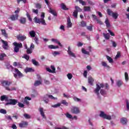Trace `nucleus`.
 Instances as JSON below:
<instances>
[{"label":"nucleus","mask_w":129,"mask_h":129,"mask_svg":"<svg viewBox=\"0 0 129 129\" xmlns=\"http://www.w3.org/2000/svg\"><path fill=\"white\" fill-rule=\"evenodd\" d=\"M1 101H7V103L5 104V105H16L18 103V100L15 99H9V97L6 95L1 96Z\"/></svg>","instance_id":"1"},{"label":"nucleus","mask_w":129,"mask_h":129,"mask_svg":"<svg viewBox=\"0 0 129 129\" xmlns=\"http://www.w3.org/2000/svg\"><path fill=\"white\" fill-rule=\"evenodd\" d=\"M104 86L105 87V89H109V85H108V84L107 83H106L105 85L103 84H100V85L96 84V88L94 90V92L96 93L98 96H99V90H100L101 88H103Z\"/></svg>","instance_id":"2"},{"label":"nucleus","mask_w":129,"mask_h":129,"mask_svg":"<svg viewBox=\"0 0 129 129\" xmlns=\"http://www.w3.org/2000/svg\"><path fill=\"white\" fill-rule=\"evenodd\" d=\"M33 21L35 24H41V25H43V26H47V23H46L44 18L39 19L38 17H35L33 19Z\"/></svg>","instance_id":"3"},{"label":"nucleus","mask_w":129,"mask_h":129,"mask_svg":"<svg viewBox=\"0 0 129 129\" xmlns=\"http://www.w3.org/2000/svg\"><path fill=\"white\" fill-rule=\"evenodd\" d=\"M13 45L15 46L14 50L15 53H18L20 51V49H21V48H23V44L22 43H19L17 42H15L13 43Z\"/></svg>","instance_id":"4"},{"label":"nucleus","mask_w":129,"mask_h":129,"mask_svg":"<svg viewBox=\"0 0 129 129\" xmlns=\"http://www.w3.org/2000/svg\"><path fill=\"white\" fill-rule=\"evenodd\" d=\"M106 12L108 16H111L115 20L118 18V14L117 13H114L109 9H107Z\"/></svg>","instance_id":"5"},{"label":"nucleus","mask_w":129,"mask_h":129,"mask_svg":"<svg viewBox=\"0 0 129 129\" xmlns=\"http://www.w3.org/2000/svg\"><path fill=\"white\" fill-rule=\"evenodd\" d=\"M49 98L53 99V100L57 99V97H54L52 95L46 94L43 97V101L45 103H48V102H49Z\"/></svg>","instance_id":"6"},{"label":"nucleus","mask_w":129,"mask_h":129,"mask_svg":"<svg viewBox=\"0 0 129 129\" xmlns=\"http://www.w3.org/2000/svg\"><path fill=\"white\" fill-rule=\"evenodd\" d=\"M99 115L100 117H102V118H104V119H108V120H110V119H111V116L107 115L102 111L100 112Z\"/></svg>","instance_id":"7"},{"label":"nucleus","mask_w":129,"mask_h":129,"mask_svg":"<svg viewBox=\"0 0 129 129\" xmlns=\"http://www.w3.org/2000/svg\"><path fill=\"white\" fill-rule=\"evenodd\" d=\"M15 72H16L17 73V74H14V76L15 78H17V77H18V76L19 78H21V77H24V75H23V74H22V73H21L18 69L15 68Z\"/></svg>","instance_id":"8"},{"label":"nucleus","mask_w":129,"mask_h":129,"mask_svg":"<svg viewBox=\"0 0 129 129\" xmlns=\"http://www.w3.org/2000/svg\"><path fill=\"white\" fill-rule=\"evenodd\" d=\"M12 82H9L8 81H1V84L2 85V86H4V87H9L11 84H12Z\"/></svg>","instance_id":"9"},{"label":"nucleus","mask_w":129,"mask_h":129,"mask_svg":"<svg viewBox=\"0 0 129 129\" xmlns=\"http://www.w3.org/2000/svg\"><path fill=\"white\" fill-rule=\"evenodd\" d=\"M71 111L74 114H78V113H80V110L79 109V108L76 106L73 107L71 109Z\"/></svg>","instance_id":"10"},{"label":"nucleus","mask_w":129,"mask_h":129,"mask_svg":"<svg viewBox=\"0 0 129 129\" xmlns=\"http://www.w3.org/2000/svg\"><path fill=\"white\" fill-rule=\"evenodd\" d=\"M1 41L3 44L2 46L3 49H4V50H8L9 49V44H8V42L4 40H2Z\"/></svg>","instance_id":"11"},{"label":"nucleus","mask_w":129,"mask_h":129,"mask_svg":"<svg viewBox=\"0 0 129 129\" xmlns=\"http://www.w3.org/2000/svg\"><path fill=\"white\" fill-rule=\"evenodd\" d=\"M28 124H29V123L27 121H22V122L19 124V126L21 128L27 127V126H28Z\"/></svg>","instance_id":"12"},{"label":"nucleus","mask_w":129,"mask_h":129,"mask_svg":"<svg viewBox=\"0 0 129 129\" xmlns=\"http://www.w3.org/2000/svg\"><path fill=\"white\" fill-rule=\"evenodd\" d=\"M17 39H18L19 41L24 42V40L27 39V37H26L25 35H18L17 37Z\"/></svg>","instance_id":"13"},{"label":"nucleus","mask_w":129,"mask_h":129,"mask_svg":"<svg viewBox=\"0 0 129 129\" xmlns=\"http://www.w3.org/2000/svg\"><path fill=\"white\" fill-rule=\"evenodd\" d=\"M88 82L89 84H90L92 86L93 85V82H94V79L92 77L90 76L88 78Z\"/></svg>","instance_id":"14"},{"label":"nucleus","mask_w":129,"mask_h":129,"mask_svg":"<svg viewBox=\"0 0 129 129\" xmlns=\"http://www.w3.org/2000/svg\"><path fill=\"white\" fill-rule=\"evenodd\" d=\"M19 22L20 24H22V25H25L26 23H27V19L24 17H21L19 19Z\"/></svg>","instance_id":"15"},{"label":"nucleus","mask_w":129,"mask_h":129,"mask_svg":"<svg viewBox=\"0 0 129 129\" xmlns=\"http://www.w3.org/2000/svg\"><path fill=\"white\" fill-rule=\"evenodd\" d=\"M10 19L12 21H17L19 19V15H13L10 17Z\"/></svg>","instance_id":"16"},{"label":"nucleus","mask_w":129,"mask_h":129,"mask_svg":"<svg viewBox=\"0 0 129 129\" xmlns=\"http://www.w3.org/2000/svg\"><path fill=\"white\" fill-rule=\"evenodd\" d=\"M39 78H40L39 81H38V80L35 81L34 84V86L35 87L39 86V85H41L42 84V80L41 79V77H40Z\"/></svg>","instance_id":"17"},{"label":"nucleus","mask_w":129,"mask_h":129,"mask_svg":"<svg viewBox=\"0 0 129 129\" xmlns=\"http://www.w3.org/2000/svg\"><path fill=\"white\" fill-rule=\"evenodd\" d=\"M49 13L53 15L54 17H57V12H56V11L52 10L51 8H49Z\"/></svg>","instance_id":"18"},{"label":"nucleus","mask_w":129,"mask_h":129,"mask_svg":"<svg viewBox=\"0 0 129 129\" xmlns=\"http://www.w3.org/2000/svg\"><path fill=\"white\" fill-rule=\"evenodd\" d=\"M39 111L40 112V114L41 116H42L43 118H46V116H45V113L44 112L43 108H39Z\"/></svg>","instance_id":"19"},{"label":"nucleus","mask_w":129,"mask_h":129,"mask_svg":"<svg viewBox=\"0 0 129 129\" xmlns=\"http://www.w3.org/2000/svg\"><path fill=\"white\" fill-rule=\"evenodd\" d=\"M68 53L70 56H72V57H75V54L74 53L72 52L71 51V49L70 48V46L68 47Z\"/></svg>","instance_id":"20"},{"label":"nucleus","mask_w":129,"mask_h":129,"mask_svg":"<svg viewBox=\"0 0 129 129\" xmlns=\"http://www.w3.org/2000/svg\"><path fill=\"white\" fill-rule=\"evenodd\" d=\"M120 122L122 124H126L127 123V119L126 118L123 117L120 119Z\"/></svg>","instance_id":"21"},{"label":"nucleus","mask_w":129,"mask_h":129,"mask_svg":"<svg viewBox=\"0 0 129 129\" xmlns=\"http://www.w3.org/2000/svg\"><path fill=\"white\" fill-rule=\"evenodd\" d=\"M51 41H52V42H53L54 43H56V44H58V45H59V46H60V47H62V44L59 41V40H58V39L52 38V39H51Z\"/></svg>","instance_id":"22"},{"label":"nucleus","mask_w":129,"mask_h":129,"mask_svg":"<svg viewBox=\"0 0 129 129\" xmlns=\"http://www.w3.org/2000/svg\"><path fill=\"white\" fill-rule=\"evenodd\" d=\"M29 35L31 38H35L36 37V32L34 30L31 31L29 32Z\"/></svg>","instance_id":"23"},{"label":"nucleus","mask_w":129,"mask_h":129,"mask_svg":"<svg viewBox=\"0 0 129 129\" xmlns=\"http://www.w3.org/2000/svg\"><path fill=\"white\" fill-rule=\"evenodd\" d=\"M60 7L61 9L63 10L64 11H68V10H69V9L66 7V5H65L64 3H61L60 4Z\"/></svg>","instance_id":"24"},{"label":"nucleus","mask_w":129,"mask_h":129,"mask_svg":"<svg viewBox=\"0 0 129 129\" xmlns=\"http://www.w3.org/2000/svg\"><path fill=\"white\" fill-rule=\"evenodd\" d=\"M100 94L102 95L103 96H106V94H107V93L106 92V91L103 89H101L100 91Z\"/></svg>","instance_id":"25"},{"label":"nucleus","mask_w":129,"mask_h":129,"mask_svg":"<svg viewBox=\"0 0 129 129\" xmlns=\"http://www.w3.org/2000/svg\"><path fill=\"white\" fill-rule=\"evenodd\" d=\"M32 99L29 97H26L24 99V103H26L27 105H28L30 102L28 100H31Z\"/></svg>","instance_id":"26"},{"label":"nucleus","mask_w":129,"mask_h":129,"mask_svg":"<svg viewBox=\"0 0 129 129\" xmlns=\"http://www.w3.org/2000/svg\"><path fill=\"white\" fill-rule=\"evenodd\" d=\"M24 71L26 73H28V72H34V71L31 68H26Z\"/></svg>","instance_id":"27"},{"label":"nucleus","mask_w":129,"mask_h":129,"mask_svg":"<svg viewBox=\"0 0 129 129\" xmlns=\"http://www.w3.org/2000/svg\"><path fill=\"white\" fill-rule=\"evenodd\" d=\"M67 25H68V28H72V23H71V20H70V18H68L67 19Z\"/></svg>","instance_id":"28"},{"label":"nucleus","mask_w":129,"mask_h":129,"mask_svg":"<svg viewBox=\"0 0 129 129\" xmlns=\"http://www.w3.org/2000/svg\"><path fill=\"white\" fill-rule=\"evenodd\" d=\"M1 31L3 36H4L5 38H8V33H7L6 29H2Z\"/></svg>","instance_id":"29"},{"label":"nucleus","mask_w":129,"mask_h":129,"mask_svg":"<svg viewBox=\"0 0 129 129\" xmlns=\"http://www.w3.org/2000/svg\"><path fill=\"white\" fill-rule=\"evenodd\" d=\"M105 23L106 24V26L107 28L110 27V23H109V20H108V18H106L105 21Z\"/></svg>","instance_id":"30"},{"label":"nucleus","mask_w":129,"mask_h":129,"mask_svg":"<svg viewBox=\"0 0 129 129\" xmlns=\"http://www.w3.org/2000/svg\"><path fill=\"white\" fill-rule=\"evenodd\" d=\"M84 10L85 12H90L91 11V8L89 6L84 7Z\"/></svg>","instance_id":"31"},{"label":"nucleus","mask_w":129,"mask_h":129,"mask_svg":"<svg viewBox=\"0 0 129 129\" xmlns=\"http://www.w3.org/2000/svg\"><path fill=\"white\" fill-rule=\"evenodd\" d=\"M31 62L33 65H35V66H39L40 65V63L38 61H36L35 59H32L31 60Z\"/></svg>","instance_id":"32"},{"label":"nucleus","mask_w":129,"mask_h":129,"mask_svg":"<svg viewBox=\"0 0 129 129\" xmlns=\"http://www.w3.org/2000/svg\"><path fill=\"white\" fill-rule=\"evenodd\" d=\"M5 57H7V54H6L5 53H1L0 54V60H4V58H5Z\"/></svg>","instance_id":"33"},{"label":"nucleus","mask_w":129,"mask_h":129,"mask_svg":"<svg viewBox=\"0 0 129 129\" xmlns=\"http://www.w3.org/2000/svg\"><path fill=\"white\" fill-rule=\"evenodd\" d=\"M48 48L49 49H58L59 48V46H55L53 45H48Z\"/></svg>","instance_id":"34"},{"label":"nucleus","mask_w":129,"mask_h":129,"mask_svg":"<svg viewBox=\"0 0 129 129\" xmlns=\"http://www.w3.org/2000/svg\"><path fill=\"white\" fill-rule=\"evenodd\" d=\"M75 9L76 10L75 11H77V13H80L82 12V9H81V8H79V7L78 6H75Z\"/></svg>","instance_id":"35"},{"label":"nucleus","mask_w":129,"mask_h":129,"mask_svg":"<svg viewBox=\"0 0 129 129\" xmlns=\"http://www.w3.org/2000/svg\"><path fill=\"white\" fill-rule=\"evenodd\" d=\"M103 36L105 39H106V40H109L110 36L108 33H107V34L103 33Z\"/></svg>","instance_id":"36"},{"label":"nucleus","mask_w":129,"mask_h":129,"mask_svg":"<svg viewBox=\"0 0 129 129\" xmlns=\"http://www.w3.org/2000/svg\"><path fill=\"white\" fill-rule=\"evenodd\" d=\"M26 16L28 18V19L30 22H32L33 21V20L32 19V18H31V15H30V14H29V13L27 12Z\"/></svg>","instance_id":"37"},{"label":"nucleus","mask_w":129,"mask_h":129,"mask_svg":"<svg viewBox=\"0 0 129 129\" xmlns=\"http://www.w3.org/2000/svg\"><path fill=\"white\" fill-rule=\"evenodd\" d=\"M116 84H117L118 87H120V86H121L122 85V81H121L120 80H118L117 81Z\"/></svg>","instance_id":"38"},{"label":"nucleus","mask_w":129,"mask_h":129,"mask_svg":"<svg viewBox=\"0 0 129 129\" xmlns=\"http://www.w3.org/2000/svg\"><path fill=\"white\" fill-rule=\"evenodd\" d=\"M73 16L74 17V18L77 19V18H78V12L75 10L74 12H73Z\"/></svg>","instance_id":"39"},{"label":"nucleus","mask_w":129,"mask_h":129,"mask_svg":"<svg viewBox=\"0 0 129 129\" xmlns=\"http://www.w3.org/2000/svg\"><path fill=\"white\" fill-rule=\"evenodd\" d=\"M22 58L26 59V60H27V61H29V60L30 59V56L27 54H24V56H22Z\"/></svg>","instance_id":"40"},{"label":"nucleus","mask_w":129,"mask_h":129,"mask_svg":"<svg viewBox=\"0 0 129 129\" xmlns=\"http://www.w3.org/2000/svg\"><path fill=\"white\" fill-rule=\"evenodd\" d=\"M65 115L68 118H73L72 115L70 114L69 113H66Z\"/></svg>","instance_id":"41"},{"label":"nucleus","mask_w":129,"mask_h":129,"mask_svg":"<svg viewBox=\"0 0 129 129\" xmlns=\"http://www.w3.org/2000/svg\"><path fill=\"white\" fill-rule=\"evenodd\" d=\"M107 59L109 61V63H112L113 62V59L109 56H107Z\"/></svg>","instance_id":"42"},{"label":"nucleus","mask_w":129,"mask_h":129,"mask_svg":"<svg viewBox=\"0 0 129 129\" xmlns=\"http://www.w3.org/2000/svg\"><path fill=\"white\" fill-rule=\"evenodd\" d=\"M61 104H63L64 105H66V106H68V102L66 101L65 100H62L61 101Z\"/></svg>","instance_id":"43"},{"label":"nucleus","mask_w":129,"mask_h":129,"mask_svg":"<svg viewBox=\"0 0 129 129\" xmlns=\"http://www.w3.org/2000/svg\"><path fill=\"white\" fill-rule=\"evenodd\" d=\"M82 52L83 54H86L87 55H89V51H86L84 48H82Z\"/></svg>","instance_id":"44"},{"label":"nucleus","mask_w":129,"mask_h":129,"mask_svg":"<svg viewBox=\"0 0 129 129\" xmlns=\"http://www.w3.org/2000/svg\"><path fill=\"white\" fill-rule=\"evenodd\" d=\"M35 6H36V9H38L39 10L42 8V5H41L40 4L37 3L35 4Z\"/></svg>","instance_id":"45"},{"label":"nucleus","mask_w":129,"mask_h":129,"mask_svg":"<svg viewBox=\"0 0 129 129\" xmlns=\"http://www.w3.org/2000/svg\"><path fill=\"white\" fill-rule=\"evenodd\" d=\"M73 99L74 100H75V101H77V102H81V99H79L76 97H74Z\"/></svg>","instance_id":"46"},{"label":"nucleus","mask_w":129,"mask_h":129,"mask_svg":"<svg viewBox=\"0 0 129 129\" xmlns=\"http://www.w3.org/2000/svg\"><path fill=\"white\" fill-rule=\"evenodd\" d=\"M60 106H61V103H58L57 104L52 105V107H54V108L59 107Z\"/></svg>","instance_id":"47"},{"label":"nucleus","mask_w":129,"mask_h":129,"mask_svg":"<svg viewBox=\"0 0 129 129\" xmlns=\"http://www.w3.org/2000/svg\"><path fill=\"white\" fill-rule=\"evenodd\" d=\"M50 68L52 70L53 73H56V68H55V67L54 66H51Z\"/></svg>","instance_id":"48"},{"label":"nucleus","mask_w":129,"mask_h":129,"mask_svg":"<svg viewBox=\"0 0 129 129\" xmlns=\"http://www.w3.org/2000/svg\"><path fill=\"white\" fill-rule=\"evenodd\" d=\"M6 90L8 91H13V90H16V88H13L12 89H10V87H6Z\"/></svg>","instance_id":"49"},{"label":"nucleus","mask_w":129,"mask_h":129,"mask_svg":"<svg viewBox=\"0 0 129 129\" xmlns=\"http://www.w3.org/2000/svg\"><path fill=\"white\" fill-rule=\"evenodd\" d=\"M124 76L126 81H127L128 80V74L126 72L124 73Z\"/></svg>","instance_id":"50"},{"label":"nucleus","mask_w":129,"mask_h":129,"mask_svg":"<svg viewBox=\"0 0 129 129\" xmlns=\"http://www.w3.org/2000/svg\"><path fill=\"white\" fill-rule=\"evenodd\" d=\"M102 65L104 67H107V68H109V66H107V63H106V62H105L104 61L102 62Z\"/></svg>","instance_id":"51"},{"label":"nucleus","mask_w":129,"mask_h":129,"mask_svg":"<svg viewBox=\"0 0 129 129\" xmlns=\"http://www.w3.org/2000/svg\"><path fill=\"white\" fill-rule=\"evenodd\" d=\"M0 113H3V114H6L7 110L4 109H0Z\"/></svg>","instance_id":"52"},{"label":"nucleus","mask_w":129,"mask_h":129,"mask_svg":"<svg viewBox=\"0 0 129 129\" xmlns=\"http://www.w3.org/2000/svg\"><path fill=\"white\" fill-rule=\"evenodd\" d=\"M79 2L82 6H86V3L83 0H79Z\"/></svg>","instance_id":"53"},{"label":"nucleus","mask_w":129,"mask_h":129,"mask_svg":"<svg viewBox=\"0 0 129 129\" xmlns=\"http://www.w3.org/2000/svg\"><path fill=\"white\" fill-rule=\"evenodd\" d=\"M24 117H25L27 119H29L30 118H31V116H30V115L27 114V113H25L24 114Z\"/></svg>","instance_id":"54"},{"label":"nucleus","mask_w":129,"mask_h":129,"mask_svg":"<svg viewBox=\"0 0 129 129\" xmlns=\"http://www.w3.org/2000/svg\"><path fill=\"white\" fill-rule=\"evenodd\" d=\"M73 76L70 73L68 74V75H67V77H68V79H69V80H71V79H72Z\"/></svg>","instance_id":"55"},{"label":"nucleus","mask_w":129,"mask_h":129,"mask_svg":"<svg viewBox=\"0 0 129 129\" xmlns=\"http://www.w3.org/2000/svg\"><path fill=\"white\" fill-rule=\"evenodd\" d=\"M120 57V52L118 51L117 52V54L116 55V56L115 57V59H117L118 58H119Z\"/></svg>","instance_id":"56"},{"label":"nucleus","mask_w":129,"mask_h":129,"mask_svg":"<svg viewBox=\"0 0 129 129\" xmlns=\"http://www.w3.org/2000/svg\"><path fill=\"white\" fill-rule=\"evenodd\" d=\"M125 102H126V105L127 110H129V102H128V100H126Z\"/></svg>","instance_id":"57"},{"label":"nucleus","mask_w":129,"mask_h":129,"mask_svg":"<svg viewBox=\"0 0 129 129\" xmlns=\"http://www.w3.org/2000/svg\"><path fill=\"white\" fill-rule=\"evenodd\" d=\"M81 27H86V23H85V22L84 21H82L81 23Z\"/></svg>","instance_id":"58"},{"label":"nucleus","mask_w":129,"mask_h":129,"mask_svg":"<svg viewBox=\"0 0 129 129\" xmlns=\"http://www.w3.org/2000/svg\"><path fill=\"white\" fill-rule=\"evenodd\" d=\"M96 22L97 24H99V25H103V23H102L101 20H100V19H97Z\"/></svg>","instance_id":"59"},{"label":"nucleus","mask_w":129,"mask_h":129,"mask_svg":"<svg viewBox=\"0 0 129 129\" xmlns=\"http://www.w3.org/2000/svg\"><path fill=\"white\" fill-rule=\"evenodd\" d=\"M108 33H109V34H110V35H111V36H113V37H114L115 36L114 33L113 32H112L111 30L108 29Z\"/></svg>","instance_id":"60"},{"label":"nucleus","mask_w":129,"mask_h":129,"mask_svg":"<svg viewBox=\"0 0 129 129\" xmlns=\"http://www.w3.org/2000/svg\"><path fill=\"white\" fill-rule=\"evenodd\" d=\"M26 52L27 54H32V49L31 48H27Z\"/></svg>","instance_id":"61"},{"label":"nucleus","mask_w":129,"mask_h":129,"mask_svg":"<svg viewBox=\"0 0 129 129\" xmlns=\"http://www.w3.org/2000/svg\"><path fill=\"white\" fill-rule=\"evenodd\" d=\"M18 105V106H19L21 108H23L25 106V105H24V104H23L21 102H19Z\"/></svg>","instance_id":"62"},{"label":"nucleus","mask_w":129,"mask_h":129,"mask_svg":"<svg viewBox=\"0 0 129 129\" xmlns=\"http://www.w3.org/2000/svg\"><path fill=\"white\" fill-rule=\"evenodd\" d=\"M87 30H88L89 31H90L91 32V31H92V25L90 26H87Z\"/></svg>","instance_id":"63"},{"label":"nucleus","mask_w":129,"mask_h":129,"mask_svg":"<svg viewBox=\"0 0 129 129\" xmlns=\"http://www.w3.org/2000/svg\"><path fill=\"white\" fill-rule=\"evenodd\" d=\"M112 45L114 48H115L117 46V44L113 41H112Z\"/></svg>","instance_id":"64"}]
</instances>
